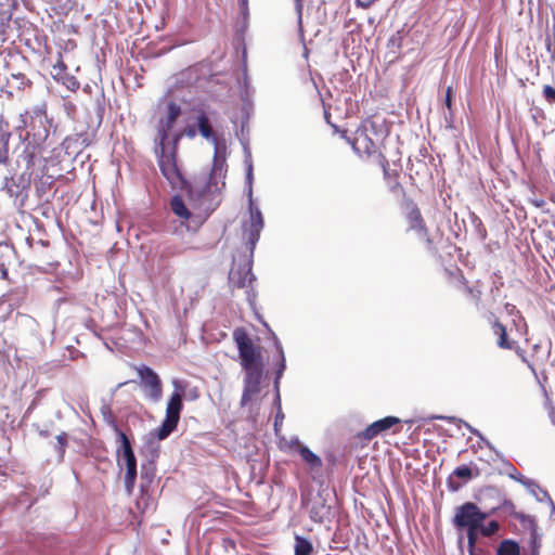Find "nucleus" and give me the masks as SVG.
Returning a JSON list of instances; mask_svg holds the SVG:
<instances>
[{
	"instance_id": "obj_1",
	"label": "nucleus",
	"mask_w": 555,
	"mask_h": 555,
	"mask_svg": "<svg viewBox=\"0 0 555 555\" xmlns=\"http://www.w3.org/2000/svg\"><path fill=\"white\" fill-rule=\"evenodd\" d=\"M118 436L120 438V447L117 451L118 464L126 468L125 488L128 494H131L137 480V459L127 435L119 431Z\"/></svg>"
},
{
	"instance_id": "obj_2",
	"label": "nucleus",
	"mask_w": 555,
	"mask_h": 555,
	"mask_svg": "<svg viewBox=\"0 0 555 555\" xmlns=\"http://www.w3.org/2000/svg\"><path fill=\"white\" fill-rule=\"evenodd\" d=\"M404 218L408 223L406 231H414L421 238L424 240L426 248L429 251H436L437 248L434 240L430 237L426 221L423 218L421 209L413 199H408L405 202Z\"/></svg>"
},
{
	"instance_id": "obj_3",
	"label": "nucleus",
	"mask_w": 555,
	"mask_h": 555,
	"mask_svg": "<svg viewBox=\"0 0 555 555\" xmlns=\"http://www.w3.org/2000/svg\"><path fill=\"white\" fill-rule=\"evenodd\" d=\"M232 336L238 350L241 365L262 362L261 349L254 344L245 327H236Z\"/></svg>"
},
{
	"instance_id": "obj_4",
	"label": "nucleus",
	"mask_w": 555,
	"mask_h": 555,
	"mask_svg": "<svg viewBox=\"0 0 555 555\" xmlns=\"http://www.w3.org/2000/svg\"><path fill=\"white\" fill-rule=\"evenodd\" d=\"M488 514L473 502H466L455 508L453 525L459 529H479L481 522H485Z\"/></svg>"
},
{
	"instance_id": "obj_5",
	"label": "nucleus",
	"mask_w": 555,
	"mask_h": 555,
	"mask_svg": "<svg viewBox=\"0 0 555 555\" xmlns=\"http://www.w3.org/2000/svg\"><path fill=\"white\" fill-rule=\"evenodd\" d=\"M182 409L183 393L176 391L170 396L166 408V417L160 427L156 430L155 436L158 440L166 439L173 430H176Z\"/></svg>"
},
{
	"instance_id": "obj_6",
	"label": "nucleus",
	"mask_w": 555,
	"mask_h": 555,
	"mask_svg": "<svg viewBox=\"0 0 555 555\" xmlns=\"http://www.w3.org/2000/svg\"><path fill=\"white\" fill-rule=\"evenodd\" d=\"M156 154L158 157V166L163 176L168 180L172 188H181L184 184V178L178 168L176 153H166L165 144L159 145L156 142Z\"/></svg>"
},
{
	"instance_id": "obj_7",
	"label": "nucleus",
	"mask_w": 555,
	"mask_h": 555,
	"mask_svg": "<svg viewBox=\"0 0 555 555\" xmlns=\"http://www.w3.org/2000/svg\"><path fill=\"white\" fill-rule=\"evenodd\" d=\"M227 164L225 159L218 155L216 152L214 156V164L205 186L202 189L199 196L210 197L215 199V195H219L225 186Z\"/></svg>"
},
{
	"instance_id": "obj_8",
	"label": "nucleus",
	"mask_w": 555,
	"mask_h": 555,
	"mask_svg": "<svg viewBox=\"0 0 555 555\" xmlns=\"http://www.w3.org/2000/svg\"><path fill=\"white\" fill-rule=\"evenodd\" d=\"M245 372L244 390L241 399L242 405L251 401L253 397L260 392V384L263 376V363H250L241 365Z\"/></svg>"
},
{
	"instance_id": "obj_9",
	"label": "nucleus",
	"mask_w": 555,
	"mask_h": 555,
	"mask_svg": "<svg viewBox=\"0 0 555 555\" xmlns=\"http://www.w3.org/2000/svg\"><path fill=\"white\" fill-rule=\"evenodd\" d=\"M170 209L180 219L181 224L185 225L189 230H198L206 219V217L191 212L180 195L172 196Z\"/></svg>"
},
{
	"instance_id": "obj_10",
	"label": "nucleus",
	"mask_w": 555,
	"mask_h": 555,
	"mask_svg": "<svg viewBox=\"0 0 555 555\" xmlns=\"http://www.w3.org/2000/svg\"><path fill=\"white\" fill-rule=\"evenodd\" d=\"M400 422V418L396 416H386L372 423L364 430L358 433L356 438L360 440L362 446H366L373 438L389 430Z\"/></svg>"
},
{
	"instance_id": "obj_11",
	"label": "nucleus",
	"mask_w": 555,
	"mask_h": 555,
	"mask_svg": "<svg viewBox=\"0 0 555 555\" xmlns=\"http://www.w3.org/2000/svg\"><path fill=\"white\" fill-rule=\"evenodd\" d=\"M249 214L250 219L247 224L244 225V230L247 234V241L250 245V249H254L256 243L259 241L260 232L263 229L264 222L261 211L256 207L253 201H249Z\"/></svg>"
},
{
	"instance_id": "obj_12",
	"label": "nucleus",
	"mask_w": 555,
	"mask_h": 555,
	"mask_svg": "<svg viewBox=\"0 0 555 555\" xmlns=\"http://www.w3.org/2000/svg\"><path fill=\"white\" fill-rule=\"evenodd\" d=\"M181 113L180 106L177 105L173 102H170L168 104V113L165 119L159 120L158 127H157V135L155 141L158 142L159 145L166 144V141L168 140L169 132L171 128L173 127L177 118L179 117Z\"/></svg>"
},
{
	"instance_id": "obj_13",
	"label": "nucleus",
	"mask_w": 555,
	"mask_h": 555,
	"mask_svg": "<svg viewBox=\"0 0 555 555\" xmlns=\"http://www.w3.org/2000/svg\"><path fill=\"white\" fill-rule=\"evenodd\" d=\"M378 165L383 169L384 179L389 188V191L395 195L405 196V190L399 182V171L389 169V162L385 155L378 156Z\"/></svg>"
},
{
	"instance_id": "obj_14",
	"label": "nucleus",
	"mask_w": 555,
	"mask_h": 555,
	"mask_svg": "<svg viewBox=\"0 0 555 555\" xmlns=\"http://www.w3.org/2000/svg\"><path fill=\"white\" fill-rule=\"evenodd\" d=\"M137 372L143 385L149 388L151 398L158 400L162 396V382L158 375L151 367L145 365L138 367Z\"/></svg>"
},
{
	"instance_id": "obj_15",
	"label": "nucleus",
	"mask_w": 555,
	"mask_h": 555,
	"mask_svg": "<svg viewBox=\"0 0 555 555\" xmlns=\"http://www.w3.org/2000/svg\"><path fill=\"white\" fill-rule=\"evenodd\" d=\"M488 322L491 325V330L494 335L498 336L496 345L501 349L512 350L516 347L517 341L508 338L506 326L492 313L490 312L487 317Z\"/></svg>"
},
{
	"instance_id": "obj_16",
	"label": "nucleus",
	"mask_w": 555,
	"mask_h": 555,
	"mask_svg": "<svg viewBox=\"0 0 555 555\" xmlns=\"http://www.w3.org/2000/svg\"><path fill=\"white\" fill-rule=\"evenodd\" d=\"M309 515L312 521L322 524L330 519L332 515V507L324 499L319 498L312 502Z\"/></svg>"
},
{
	"instance_id": "obj_17",
	"label": "nucleus",
	"mask_w": 555,
	"mask_h": 555,
	"mask_svg": "<svg viewBox=\"0 0 555 555\" xmlns=\"http://www.w3.org/2000/svg\"><path fill=\"white\" fill-rule=\"evenodd\" d=\"M353 147L359 153H364L367 157H373L378 164V156L384 155L379 147L366 134L356 140Z\"/></svg>"
},
{
	"instance_id": "obj_18",
	"label": "nucleus",
	"mask_w": 555,
	"mask_h": 555,
	"mask_svg": "<svg viewBox=\"0 0 555 555\" xmlns=\"http://www.w3.org/2000/svg\"><path fill=\"white\" fill-rule=\"evenodd\" d=\"M230 283L235 288H243L247 284H249L253 280V273L250 267H244L238 269H233L230 272Z\"/></svg>"
},
{
	"instance_id": "obj_19",
	"label": "nucleus",
	"mask_w": 555,
	"mask_h": 555,
	"mask_svg": "<svg viewBox=\"0 0 555 555\" xmlns=\"http://www.w3.org/2000/svg\"><path fill=\"white\" fill-rule=\"evenodd\" d=\"M197 128L199 134L209 141H212L215 144H217L218 140L215 135L214 129L210 125L209 118L205 112H201L197 116Z\"/></svg>"
},
{
	"instance_id": "obj_20",
	"label": "nucleus",
	"mask_w": 555,
	"mask_h": 555,
	"mask_svg": "<svg viewBox=\"0 0 555 555\" xmlns=\"http://www.w3.org/2000/svg\"><path fill=\"white\" fill-rule=\"evenodd\" d=\"M297 451L301 459L310 466V468H321L322 460L314 454L308 447L297 443Z\"/></svg>"
},
{
	"instance_id": "obj_21",
	"label": "nucleus",
	"mask_w": 555,
	"mask_h": 555,
	"mask_svg": "<svg viewBox=\"0 0 555 555\" xmlns=\"http://www.w3.org/2000/svg\"><path fill=\"white\" fill-rule=\"evenodd\" d=\"M520 548L516 541L514 540H503L498 548H496V555H519Z\"/></svg>"
},
{
	"instance_id": "obj_22",
	"label": "nucleus",
	"mask_w": 555,
	"mask_h": 555,
	"mask_svg": "<svg viewBox=\"0 0 555 555\" xmlns=\"http://www.w3.org/2000/svg\"><path fill=\"white\" fill-rule=\"evenodd\" d=\"M461 284H462V289H463L464 295L468 299L474 301L476 306H478L481 300V291L476 286L468 285L467 281L464 279L463 275H462Z\"/></svg>"
},
{
	"instance_id": "obj_23",
	"label": "nucleus",
	"mask_w": 555,
	"mask_h": 555,
	"mask_svg": "<svg viewBox=\"0 0 555 555\" xmlns=\"http://www.w3.org/2000/svg\"><path fill=\"white\" fill-rule=\"evenodd\" d=\"M313 553L312 543L300 535L295 537V555H311Z\"/></svg>"
},
{
	"instance_id": "obj_24",
	"label": "nucleus",
	"mask_w": 555,
	"mask_h": 555,
	"mask_svg": "<svg viewBox=\"0 0 555 555\" xmlns=\"http://www.w3.org/2000/svg\"><path fill=\"white\" fill-rule=\"evenodd\" d=\"M479 469L477 467H475V469H472L468 465H461V466H457L454 470H453V475L457 478H461V479H464V480H469L472 479L473 477H478L479 476Z\"/></svg>"
},
{
	"instance_id": "obj_25",
	"label": "nucleus",
	"mask_w": 555,
	"mask_h": 555,
	"mask_svg": "<svg viewBox=\"0 0 555 555\" xmlns=\"http://www.w3.org/2000/svg\"><path fill=\"white\" fill-rule=\"evenodd\" d=\"M467 530V551L468 555H477L476 554V543L478 541V535L480 534L479 529H466Z\"/></svg>"
},
{
	"instance_id": "obj_26",
	"label": "nucleus",
	"mask_w": 555,
	"mask_h": 555,
	"mask_svg": "<svg viewBox=\"0 0 555 555\" xmlns=\"http://www.w3.org/2000/svg\"><path fill=\"white\" fill-rule=\"evenodd\" d=\"M69 435L65 431L61 433L56 436V444L55 450L60 456L61 460H63L65 455V451L68 444Z\"/></svg>"
},
{
	"instance_id": "obj_27",
	"label": "nucleus",
	"mask_w": 555,
	"mask_h": 555,
	"mask_svg": "<svg viewBox=\"0 0 555 555\" xmlns=\"http://www.w3.org/2000/svg\"><path fill=\"white\" fill-rule=\"evenodd\" d=\"M59 81L73 92H76L80 88V82L78 81V79L74 75H70L68 73L61 76V79Z\"/></svg>"
},
{
	"instance_id": "obj_28",
	"label": "nucleus",
	"mask_w": 555,
	"mask_h": 555,
	"mask_svg": "<svg viewBox=\"0 0 555 555\" xmlns=\"http://www.w3.org/2000/svg\"><path fill=\"white\" fill-rule=\"evenodd\" d=\"M479 530L481 535L489 538L498 533L500 530V524L496 520H490L486 525L481 522Z\"/></svg>"
},
{
	"instance_id": "obj_29",
	"label": "nucleus",
	"mask_w": 555,
	"mask_h": 555,
	"mask_svg": "<svg viewBox=\"0 0 555 555\" xmlns=\"http://www.w3.org/2000/svg\"><path fill=\"white\" fill-rule=\"evenodd\" d=\"M66 73H67V65L63 61L62 54L59 53V59H57L56 63L53 65V69L51 73L52 77L55 80H60L61 76L65 75Z\"/></svg>"
},
{
	"instance_id": "obj_30",
	"label": "nucleus",
	"mask_w": 555,
	"mask_h": 555,
	"mask_svg": "<svg viewBox=\"0 0 555 555\" xmlns=\"http://www.w3.org/2000/svg\"><path fill=\"white\" fill-rule=\"evenodd\" d=\"M155 466L151 462L149 464V467L145 465H142L141 467V479L145 481L146 486L151 485L154 477H155Z\"/></svg>"
},
{
	"instance_id": "obj_31",
	"label": "nucleus",
	"mask_w": 555,
	"mask_h": 555,
	"mask_svg": "<svg viewBox=\"0 0 555 555\" xmlns=\"http://www.w3.org/2000/svg\"><path fill=\"white\" fill-rule=\"evenodd\" d=\"M275 346H276V350L279 352V357H280L279 369L276 371V378H275V384H278L286 365H285L284 351H283V347H282L281 343L279 340H275Z\"/></svg>"
},
{
	"instance_id": "obj_32",
	"label": "nucleus",
	"mask_w": 555,
	"mask_h": 555,
	"mask_svg": "<svg viewBox=\"0 0 555 555\" xmlns=\"http://www.w3.org/2000/svg\"><path fill=\"white\" fill-rule=\"evenodd\" d=\"M503 507H504V509H506L508 512L509 516H512L520 521H525L528 518L525 514L516 512L515 505L511 501H505L503 503Z\"/></svg>"
},
{
	"instance_id": "obj_33",
	"label": "nucleus",
	"mask_w": 555,
	"mask_h": 555,
	"mask_svg": "<svg viewBox=\"0 0 555 555\" xmlns=\"http://www.w3.org/2000/svg\"><path fill=\"white\" fill-rule=\"evenodd\" d=\"M543 95H544V99L550 103V104H554L555 103V88H553L552 86H544L543 88Z\"/></svg>"
},
{
	"instance_id": "obj_34",
	"label": "nucleus",
	"mask_w": 555,
	"mask_h": 555,
	"mask_svg": "<svg viewBox=\"0 0 555 555\" xmlns=\"http://www.w3.org/2000/svg\"><path fill=\"white\" fill-rule=\"evenodd\" d=\"M12 77H13L14 79L20 80V81H21V85L26 86V87H30V86H31V83H33V82H31V80H30V79H28V78H27L24 74H22V73H18V74H12Z\"/></svg>"
},
{
	"instance_id": "obj_35",
	"label": "nucleus",
	"mask_w": 555,
	"mask_h": 555,
	"mask_svg": "<svg viewBox=\"0 0 555 555\" xmlns=\"http://www.w3.org/2000/svg\"><path fill=\"white\" fill-rule=\"evenodd\" d=\"M452 96H453V90L452 87H448L446 90V99L444 104L451 111L452 108Z\"/></svg>"
},
{
	"instance_id": "obj_36",
	"label": "nucleus",
	"mask_w": 555,
	"mask_h": 555,
	"mask_svg": "<svg viewBox=\"0 0 555 555\" xmlns=\"http://www.w3.org/2000/svg\"><path fill=\"white\" fill-rule=\"evenodd\" d=\"M9 271L4 263L0 262V280H8Z\"/></svg>"
},
{
	"instance_id": "obj_37",
	"label": "nucleus",
	"mask_w": 555,
	"mask_h": 555,
	"mask_svg": "<svg viewBox=\"0 0 555 555\" xmlns=\"http://www.w3.org/2000/svg\"><path fill=\"white\" fill-rule=\"evenodd\" d=\"M184 133L189 138H194L196 135V131L193 127H188L184 129Z\"/></svg>"
},
{
	"instance_id": "obj_38",
	"label": "nucleus",
	"mask_w": 555,
	"mask_h": 555,
	"mask_svg": "<svg viewBox=\"0 0 555 555\" xmlns=\"http://www.w3.org/2000/svg\"><path fill=\"white\" fill-rule=\"evenodd\" d=\"M72 439H73L74 441L79 442L81 446H85V441H86V440H88V436H87V435H85V438H81V439H77V438H75V437H72Z\"/></svg>"
},
{
	"instance_id": "obj_39",
	"label": "nucleus",
	"mask_w": 555,
	"mask_h": 555,
	"mask_svg": "<svg viewBox=\"0 0 555 555\" xmlns=\"http://www.w3.org/2000/svg\"><path fill=\"white\" fill-rule=\"evenodd\" d=\"M240 1V5L243 10H246L247 9V3H248V0H238Z\"/></svg>"
},
{
	"instance_id": "obj_40",
	"label": "nucleus",
	"mask_w": 555,
	"mask_h": 555,
	"mask_svg": "<svg viewBox=\"0 0 555 555\" xmlns=\"http://www.w3.org/2000/svg\"><path fill=\"white\" fill-rule=\"evenodd\" d=\"M505 308H506V310H507L508 312H513V311L515 310V306H514V305H512V304H506V305H505Z\"/></svg>"
},
{
	"instance_id": "obj_41",
	"label": "nucleus",
	"mask_w": 555,
	"mask_h": 555,
	"mask_svg": "<svg viewBox=\"0 0 555 555\" xmlns=\"http://www.w3.org/2000/svg\"><path fill=\"white\" fill-rule=\"evenodd\" d=\"M296 2H297L298 13H299V15H301L302 4L300 3V0H296Z\"/></svg>"
},
{
	"instance_id": "obj_42",
	"label": "nucleus",
	"mask_w": 555,
	"mask_h": 555,
	"mask_svg": "<svg viewBox=\"0 0 555 555\" xmlns=\"http://www.w3.org/2000/svg\"><path fill=\"white\" fill-rule=\"evenodd\" d=\"M330 117H331L330 113L325 112V118H326L327 122H330Z\"/></svg>"
},
{
	"instance_id": "obj_43",
	"label": "nucleus",
	"mask_w": 555,
	"mask_h": 555,
	"mask_svg": "<svg viewBox=\"0 0 555 555\" xmlns=\"http://www.w3.org/2000/svg\"><path fill=\"white\" fill-rule=\"evenodd\" d=\"M553 227L555 228V220L553 221Z\"/></svg>"
}]
</instances>
